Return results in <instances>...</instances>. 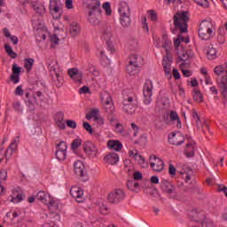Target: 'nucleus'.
<instances>
[{
    "label": "nucleus",
    "instance_id": "7c9ffc66",
    "mask_svg": "<svg viewBox=\"0 0 227 227\" xmlns=\"http://www.w3.org/2000/svg\"><path fill=\"white\" fill-rule=\"evenodd\" d=\"M81 33V27L79 26V23L77 22H73L71 23L70 27H69V35H71V36L75 37V36H79Z\"/></svg>",
    "mask_w": 227,
    "mask_h": 227
},
{
    "label": "nucleus",
    "instance_id": "412c9836",
    "mask_svg": "<svg viewBox=\"0 0 227 227\" xmlns=\"http://www.w3.org/2000/svg\"><path fill=\"white\" fill-rule=\"evenodd\" d=\"M102 13V9L99 7V12L98 11H94L93 9H89V13H88V20L92 26H98L99 21L98 18H97V15H100Z\"/></svg>",
    "mask_w": 227,
    "mask_h": 227
},
{
    "label": "nucleus",
    "instance_id": "c85d7f7f",
    "mask_svg": "<svg viewBox=\"0 0 227 227\" xmlns=\"http://www.w3.org/2000/svg\"><path fill=\"white\" fill-rule=\"evenodd\" d=\"M107 147L109 148V150L120 152L123 148V145H121V142L118 140H109L107 142Z\"/></svg>",
    "mask_w": 227,
    "mask_h": 227
},
{
    "label": "nucleus",
    "instance_id": "0eeeda50",
    "mask_svg": "<svg viewBox=\"0 0 227 227\" xmlns=\"http://www.w3.org/2000/svg\"><path fill=\"white\" fill-rule=\"evenodd\" d=\"M100 98L106 112L108 113V114H113V113H114V104L113 103L111 94L107 91H103L100 94Z\"/></svg>",
    "mask_w": 227,
    "mask_h": 227
},
{
    "label": "nucleus",
    "instance_id": "473e14b6",
    "mask_svg": "<svg viewBox=\"0 0 227 227\" xmlns=\"http://www.w3.org/2000/svg\"><path fill=\"white\" fill-rule=\"evenodd\" d=\"M36 199L39 200V201H42L43 203L48 204L49 201L52 199L49 193L45 192L44 191L38 192L36 195Z\"/></svg>",
    "mask_w": 227,
    "mask_h": 227
},
{
    "label": "nucleus",
    "instance_id": "4468645a",
    "mask_svg": "<svg viewBox=\"0 0 227 227\" xmlns=\"http://www.w3.org/2000/svg\"><path fill=\"white\" fill-rule=\"evenodd\" d=\"M162 192L167 194L169 198H176V188L168 181L161 182Z\"/></svg>",
    "mask_w": 227,
    "mask_h": 227
},
{
    "label": "nucleus",
    "instance_id": "f257e3e1",
    "mask_svg": "<svg viewBox=\"0 0 227 227\" xmlns=\"http://www.w3.org/2000/svg\"><path fill=\"white\" fill-rule=\"evenodd\" d=\"M162 47L166 51V56L163 57L162 60L165 77L167 79H171V63H173V57H171V42L168 38H163Z\"/></svg>",
    "mask_w": 227,
    "mask_h": 227
},
{
    "label": "nucleus",
    "instance_id": "9b49d317",
    "mask_svg": "<svg viewBox=\"0 0 227 227\" xmlns=\"http://www.w3.org/2000/svg\"><path fill=\"white\" fill-rule=\"evenodd\" d=\"M192 118L199 130H201L203 134H207V132H210V128L208 127V123L205 120L201 121V119H200V115H198V113L196 111H193Z\"/></svg>",
    "mask_w": 227,
    "mask_h": 227
},
{
    "label": "nucleus",
    "instance_id": "4c0bfd02",
    "mask_svg": "<svg viewBox=\"0 0 227 227\" xmlns=\"http://www.w3.org/2000/svg\"><path fill=\"white\" fill-rule=\"evenodd\" d=\"M141 70V67L128 64L126 72L129 74V75H137L139 74V71Z\"/></svg>",
    "mask_w": 227,
    "mask_h": 227
},
{
    "label": "nucleus",
    "instance_id": "2eb2a0df",
    "mask_svg": "<svg viewBox=\"0 0 227 227\" xmlns=\"http://www.w3.org/2000/svg\"><path fill=\"white\" fill-rule=\"evenodd\" d=\"M189 216L192 217L193 221L197 223V225H194L193 227H214V223L207 221L200 222V213L196 209L192 210L189 214Z\"/></svg>",
    "mask_w": 227,
    "mask_h": 227
},
{
    "label": "nucleus",
    "instance_id": "a19ab883",
    "mask_svg": "<svg viewBox=\"0 0 227 227\" xmlns=\"http://www.w3.org/2000/svg\"><path fill=\"white\" fill-rule=\"evenodd\" d=\"M120 22L122 27H129L132 20H130V15L128 16H120Z\"/></svg>",
    "mask_w": 227,
    "mask_h": 227
},
{
    "label": "nucleus",
    "instance_id": "ea45409f",
    "mask_svg": "<svg viewBox=\"0 0 227 227\" xmlns=\"http://www.w3.org/2000/svg\"><path fill=\"white\" fill-rule=\"evenodd\" d=\"M46 205H48V208L51 214H56V212H58V202H56L54 200H50Z\"/></svg>",
    "mask_w": 227,
    "mask_h": 227
},
{
    "label": "nucleus",
    "instance_id": "49530a36",
    "mask_svg": "<svg viewBox=\"0 0 227 227\" xmlns=\"http://www.w3.org/2000/svg\"><path fill=\"white\" fill-rule=\"evenodd\" d=\"M6 180H8V170L2 169L0 171V184H5Z\"/></svg>",
    "mask_w": 227,
    "mask_h": 227
},
{
    "label": "nucleus",
    "instance_id": "79ce46f5",
    "mask_svg": "<svg viewBox=\"0 0 227 227\" xmlns=\"http://www.w3.org/2000/svg\"><path fill=\"white\" fill-rule=\"evenodd\" d=\"M192 95L195 102H198V104H201V102H203V94H201V91H200L198 89L193 90Z\"/></svg>",
    "mask_w": 227,
    "mask_h": 227
},
{
    "label": "nucleus",
    "instance_id": "39448f33",
    "mask_svg": "<svg viewBox=\"0 0 227 227\" xmlns=\"http://www.w3.org/2000/svg\"><path fill=\"white\" fill-rule=\"evenodd\" d=\"M50 71L51 74L53 83L57 88L63 86V76H61V71L59 70V65L57 61L53 62L52 66H50Z\"/></svg>",
    "mask_w": 227,
    "mask_h": 227
},
{
    "label": "nucleus",
    "instance_id": "2f4dec72",
    "mask_svg": "<svg viewBox=\"0 0 227 227\" xmlns=\"http://www.w3.org/2000/svg\"><path fill=\"white\" fill-rule=\"evenodd\" d=\"M179 58L178 59L180 61H189V59H191V58H192V51L189 50V51H185V50H182L181 51L177 52Z\"/></svg>",
    "mask_w": 227,
    "mask_h": 227
},
{
    "label": "nucleus",
    "instance_id": "680f3d73",
    "mask_svg": "<svg viewBox=\"0 0 227 227\" xmlns=\"http://www.w3.org/2000/svg\"><path fill=\"white\" fill-rule=\"evenodd\" d=\"M168 173L172 177L176 175V168L172 164L168 166Z\"/></svg>",
    "mask_w": 227,
    "mask_h": 227
},
{
    "label": "nucleus",
    "instance_id": "8fccbe9b",
    "mask_svg": "<svg viewBox=\"0 0 227 227\" xmlns=\"http://www.w3.org/2000/svg\"><path fill=\"white\" fill-rule=\"evenodd\" d=\"M100 58H101V65H104V67H106V65H109V59H107V56H106V53L104 51H100Z\"/></svg>",
    "mask_w": 227,
    "mask_h": 227
},
{
    "label": "nucleus",
    "instance_id": "ddd939ff",
    "mask_svg": "<svg viewBox=\"0 0 227 227\" xmlns=\"http://www.w3.org/2000/svg\"><path fill=\"white\" fill-rule=\"evenodd\" d=\"M83 152L89 157H98V147L95 145L92 142L87 141L83 143Z\"/></svg>",
    "mask_w": 227,
    "mask_h": 227
},
{
    "label": "nucleus",
    "instance_id": "052dcab7",
    "mask_svg": "<svg viewBox=\"0 0 227 227\" xmlns=\"http://www.w3.org/2000/svg\"><path fill=\"white\" fill-rule=\"evenodd\" d=\"M103 35L105 40H111V38H113V32H111V29L106 30Z\"/></svg>",
    "mask_w": 227,
    "mask_h": 227
},
{
    "label": "nucleus",
    "instance_id": "a18cd8bd",
    "mask_svg": "<svg viewBox=\"0 0 227 227\" xmlns=\"http://www.w3.org/2000/svg\"><path fill=\"white\" fill-rule=\"evenodd\" d=\"M136 160L141 166V168H148V162L145 160V158L141 155H136Z\"/></svg>",
    "mask_w": 227,
    "mask_h": 227
},
{
    "label": "nucleus",
    "instance_id": "20e7f679",
    "mask_svg": "<svg viewBox=\"0 0 227 227\" xmlns=\"http://www.w3.org/2000/svg\"><path fill=\"white\" fill-rule=\"evenodd\" d=\"M122 109L125 113H128V114H134V113H136V109H137V98H136L135 95L124 98Z\"/></svg>",
    "mask_w": 227,
    "mask_h": 227
},
{
    "label": "nucleus",
    "instance_id": "c756f323",
    "mask_svg": "<svg viewBox=\"0 0 227 227\" xmlns=\"http://www.w3.org/2000/svg\"><path fill=\"white\" fill-rule=\"evenodd\" d=\"M120 17L130 15V7L128 3L121 2L119 6Z\"/></svg>",
    "mask_w": 227,
    "mask_h": 227
},
{
    "label": "nucleus",
    "instance_id": "f704fd0d",
    "mask_svg": "<svg viewBox=\"0 0 227 227\" xmlns=\"http://www.w3.org/2000/svg\"><path fill=\"white\" fill-rule=\"evenodd\" d=\"M127 187L129 191H132L133 192H139L141 191L139 183L136 182L134 179L128 180Z\"/></svg>",
    "mask_w": 227,
    "mask_h": 227
},
{
    "label": "nucleus",
    "instance_id": "1a4fd4ad",
    "mask_svg": "<svg viewBox=\"0 0 227 227\" xmlns=\"http://www.w3.org/2000/svg\"><path fill=\"white\" fill-rule=\"evenodd\" d=\"M122 200H125V192L121 189H115L107 196L109 203H113L114 205L120 203Z\"/></svg>",
    "mask_w": 227,
    "mask_h": 227
},
{
    "label": "nucleus",
    "instance_id": "3c124183",
    "mask_svg": "<svg viewBox=\"0 0 227 227\" xmlns=\"http://www.w3.org/2000/svg\"><path fill=\"white\" fill-rule=\"evenodd\" d=\"M103 10L106 12V15H111L113 13V11L111 10V4L109 2L103 4Z\"/></svg>",
    "mask_w": 227,
    "mask_h": 227
},
{
    "label": "nucleus",
    "instance_id": "c03bdc74",
    "mask_svg": "<svg viewBox=\"0 0 227 227\" xmlns=\"http://www.w3.org/2000/svg\"><path fill=\"white\" fill-rule=\"evenodd\" d=\"M4 49H5V52H7L10 58H12V59H15V58H17V53L13 51L11 45L5 44Z\"/></svg>",
    "mask_w": 227,
    "mask_h": 227
},
{
    "label": "nucleus",
    "instance_id": "bf43d9fd",
    "mask_svg": "<svg viewBox=\"0 0 227 227\" xmlns=\"http://www.w3.org/2000/svg\"><path fill=\"white\" fill-rule=\"evenodd\" d=\"M170 120L172 121H180V118L178 117V114L176 112H170Z\"/></svg>",
    "mask_w": 227,
    "mask_h": 227
},
{
    "label": "nucleus",
    "instance_id": "4be33fe9",
    "mask_svg": "<svg viewBox=\"0 0 227 227\" xmlns=\"http://www.w3.org/2000/svg\"><path fill=\"white\" fill-rule=\"evenodd\" d=\"M68 75L71 77V79L77 82L78 84H81L82 82V73L79 72V69L77 68H71L68 70Z\"/></svg>",
    "mask_w": 227,
    "mask_h": 227
},
{
    "label": "nucleus",
    "instance_id": "774afa93",
    "mask_svg": "<svg viewBox=\"0 0 227 227\" xmlns=\"http://www.w3.org/2000/svg\"><path fill=\"white\" fill-rule=\"evenodd\" d=\"M171 74H172L174 79H176V80L180 79V72H178V69H173Z\"/></svg>",
    "mask_w": 227,
    "mask_h": 227
},
{
    "label": "nucleus",
    "instance_id": "423d86ee",
    "mask_svg": "<svg viewBox=\"0 0 227 227\" xmlns=\"http://www.w3.org/2000/svg\"><path fill=\"white\" fill-rule=\"evenodd\" d=\"M20 136L16 137L15 139L9 145L8 149L4 152V153H3V150L0 151V164L3 162L4 158L6 159V160H9V159L12 158V155H13V152H15V150H17V147L19 146V143L20 141Z\"/></svg>",
    "mask_w": 227,
    "mask_h": 227
},
{
    "label": "nucleus",
    "instance_id": "4d7b16f0",
    "mask_svg": "<svg viewBox=\"0 0 227 227\" xmlns=\"http://www.w3.org/2000/svg\"><path fill=\"white\" fill-rule=\"evenodd\" d=\"M133 180H135V182H137V180H143V173L139 172V171H136L133 173Z\"/></svg>",
    "mask_w": 227,
    "mask_h": 227
},
{
    "label": "nucleus",
    "instance_id": "6e6d98bb",
    "mask_svg": "<svg viewBox=\"0 0 227 227\" xmlns=\"http://www.w3.org/2000/svg\"><path fill=\"white\" fill-rule=\"evenodd\" d=\"M56 121H65V114L63 112L57 113L55 116Z\"/></svg>",
    "mask_w": 227,
    "mask_h": 227
},
{
    "label": "nucleus",
    "instance_id": "864d4df0",
    "mask_svg": "<svg viewBox=\"0 0 227 227\" xmlns=\"http://www.w3.org/2000/svg\"><path fill=\"white\" fill-rule=\"evenodd\" d=\"M14 95H16L17 97H22V95H24V89H22L21 85H19L15 90H14Z\"/></svg>",
    "mask_w": 227,
    "mask_h": 227
},
{
    "label": "nucleus",
    "instance_id": "a211bd4d",
    "mask_svg": "<svg viewBox=\"0 0 227 227\" xmlns=\"http://www.w3.org/2000/svg\"><path fill=\"white\" fill-rule=\"evenodd\" d=\"M70 194L74 197L78 203H82L84 201V191L81 187L74 185L70 189Z\"/></svg>",
    "mask_w": 227,
    "mask_h": 227
},
{
    "label": "nucleus",
    "instance_id": "69168bd1",
    "mask_svg": "<svg viewBox=\"0 0 227 227\" xmlns=\"http://www.w3.org/2000/svg\"><path fill=\"white\" fill-rule=\"evenodd\" d=\"M218 192H223V194L226 196L227 198V187L224 185H218Z\"/></svg>",
    "mask_w": 227,
    "mask_h": 227
},
{
    "label": "nucleus",
    "instance_id": "5701e85b",
    "mask_svg": "<svg viewBox=\"0 0 227 227\" xmlns=\"http://www.w3.org/2000/svg\"><path fill=\"white\" fill-rule=\"evenodd\" d=\"M214 72L215 75H218V77H222L221 81H223V79H225L227 81V64L216 66L214 68Z\"/></svg>",
    "mask_w": 227,
    "mask_h": 227
},
{
    "label": "nucleus",
    "instance_id": "58836bf2",
    "mask_svg": "<svg viewBox=\"0 0 227 227\" xmlns=\"http://www.w3.org/2000/svg\"><path fill=\"white\" fill-rule=\"evenodd\" d=\"M207 59H215L217 58V50L214 46H208L207 51Z\"/></svg>",
    "mask_w": 227,
    "mask_h": 227
},
{
    "label": "nucleus",
    "instance_id": "6e6552de",
    "mask_svg": "<svg viewBox=\"0 0 227 227\" xmlns=\"http://www.w3.org/2000/svg\"><path fill=\"white\" fill-rule=\"evenodd\" d=\"M144 104L149 106L152 104V95H153V82L146 80L143 88Z\"/></svg>",
    "mask_w": 227,
    "mask_h": 227
},
{
    "label": "nucleus",
    "instance_id": "f8f14e48",
    "mask_svg": "<svg viewBox=\"0 0 227 227\" xmlns=\"http://www.w3.org/2000/svg\"><path fill=\"white\" fill-rule=\"evenodd\" d=\"M67 150L68 145L65 142H60L57 145V151L55 153L56 159L58 160H67Z\"/></svg>",
    "mask_w": 227,
    "mask_h": 227
},
{
    "label": "nucleus",
    "instance_id": "c9c22d12",
    "mask_svg": "<svg viewBox=\"0 0 227 227\" xmlns=\"http://www.w3.org/2000/svg\"><path fill=\"white\" fill-rule=\"evenodd\" d=\"M26 98H28L27 104L30 109H34L35 106H38V99H36V96H32L29 98V92L25 93Z\"/></svg>",
    "mask_w": 227,
    "mask_h": 227
},
{
    "label": "nucleus",
    "instance_id": "dca6fc26",
    "mask_svg": "<svg viewBox=\"0 0 227 227\" xmlns=\"http://www.w3.org/2000/svg\"><path fill=\"white\" fill-rule=\"evenodd\" d=\"M185 142V137L180 132L170 133L168 135V143L174 145L175 146H180L183 143Z\"/></svg>",
    "mask_w": 227,
    "mask_h": 227
},
{
    "label": "nucleus",
    "instance_id": "6ab92c4d",
    "mask_svg": "<svg viewBox=\"0 0 227 227\" xmlns=\"http://www.w3.org/2000/svg\"><path fill=\"white\" fill-rule=\"evenodd\" d=\"M22 67H18L17 64L12 65V74L10 76V80L13 84H19L20 82V71Z\"/></svg>",
    "mask_w": 227,
    "mask_h": 227
},
{
    "label": "nucleus",
    "instance_id": "7ed1b4c3",
    "mask_svg": "<svg viewBox=\"0 0 227 227\" xmlns=\"http://www.w3.org/2000/svg\"><path fill=\"white\" fill-rule=\"evenodd\" d=\"M174 26L179 33H187V23L189 22V12L181 11L174 14Z\"/></svg>",
    "mask_w": 227,
    "mask_h": 227
},
{
    "label": "nucleus",
    "instance_id": "13d9d810",
    "mask_svg": "<svg viewBox=\"0 0 227 227\" xmlns=\"http://www.w3.org/2000/svg\"><path fill=\"white\" fill-rule=\"evenodd\" d=\"M66 123L67 127H69V129H77V123L75 122V121L67 120Z\"/></svg>",
    "mask_w": 227,
    "mask_h": 227
},
{
    "label": "nucleus",
    "instance_id": "0e129e2a",
    "mask_svg": "<svg viewBox=\"0 0 227 227\" xmlns=\"http://www.w3.org/2000/svg\"><path fill=\"white\" fill-rule=\"evenodd\" d=\"M83 129L89 132V134H93V129L91 128V125L88 122H83Z\"/></svg>",
    "mask_w": 227,
    "mask_h": 227
},
{
    "label": "nucleus",
    "instance_id": "9d476101",
    "mask_svg": "<svg viewBox=\"0 0 227 227\" xmlns=\"http://www.w3.org/2000/svg\"><path fill=\"white\" fill-rule=\"evenodd\" d=\"M149 161L153 171H155L156 173H160V171L164 170V161L156 155H151L149 158Z\"/></svg>",
    "mask_w": 227,
    "mask_h": 227
},
{
    "label": "nucleus",
    "instance_id": "338daca9",
    "mask_svg": "<svg viewBox=\"0 0 227 227\" xmlns=\"http://www.w3.org/2000/svg\"><path fill=\"white\" fill-rule=\"evenodd\" d=\"M216 41L218 43H224V42H226V38L224 37V35L219 34L216 37Z\"/></svg>",
    "mask_w": 227,
    "mask_h": 227
},
{
    "label": "nucleus",
    "instance_id": "bb28decb",
    "mask_svg": "<svg viewBox=\"0 0 227 227\" xmlns=\"http://www.w3.org/2000/svg\"><path fill=\"white\" fill-rule=\"evenodd\" d=\"M196 149V142L189 141L184 148V155L186 157H194V150Z\"/></svg>",
    "mask_w": 227,
    "mask_h": 227
},
{
    "label": "nucleus",
    "instance_id": "a878e982",
    "mask_svg": "<svg viewBox=\"0 0 227 227\" xmlns=\"http://www.w3.org/2000/svg\"><path fill=\"white\" fill-rule=\"evenodd\" d=\"M74 171L76 174V176H84V173H86L84 163L81 160L75 161L74 164Z\"/></svg>",
    "mask_w": 227,
    "mask_h": 227
},
{
    "label": "nucleus",
    "instance_id": "37998d69",
    "mask_svg": "<svg viewBox=\"0 0 227 227\" xmlns=\"http://www.w3.org/2000/svg\"><path fill=\"white\" fill-rule=\"evenodd\" d=\"M33 65H35V59H25V68L29 72L33 68Z\"/></svg>",
    "mask_w": 227,
    "mask_h": 227
},
{
    "label": "nucleus",
    "instance_id": "de8ad7c7",
    "mask_svg": "<svg viewBox=\"0 0 227 227\" xmlns=\"http://www.w3.org/2000/svg\"><path fill=\"white\" fill-rule=\"evenodd\" d=\"M147 13L149 15L150 20H152L153 22H157L159 17L157 16V12H155V10H149L147 11Z\"/></svg>",
    "mask_w": 227,
    "mask_h": 227
},
{
    "label": "nucleus",
    "instance_id": "aec40b11",
    "mask_svg": "<svg viewBox=\"0 0 227 227\" xmlns=\"http://www.w3.org/2000/svg\"><path fill=\"white\" fill-rule=\"evenodd\" d=\"M31 6L33 10L37 13V15L43 16L45 15L47 10L45 9V4L40 1L31 2Z\"/></svg>",
    "mask_w": 227,
    "mask_h": 227
},
{
    "label": "nucleus",
    "instance_id": "f3484780",
    "mask_svg": "<svg viewBox=\"0 0 227 227\" xmlns=\"http://www.w3.org/2000/svg\"><path fill=\"white\" fill-rule=\"evenodd\" d=\"M24 200V194L20 187H16L12 190V194L9 197L11 203H20Z\"/></svg>",
    "mask_w": 227,
    "mask_h": 227
},
{
    "label": "nucleus",
    "instance_id": "5fc2aeb1",
    "mask_svg": "<svg viewBox=\"0 0 227 227\" xmlns=\"http://www.w3.org/2000/svg\"><path fill=\"white\" fill-rule=\"evenodd\" d=\"M12 107L17 113H22V105H20V102H15L12 104Z\"/></svg>",
    "mask_w": 227,
    "mask_h": 227
},
{
    "label": "nucleus",
    "instance_id": "393cba45",
    "mask_svg": "<svg viewBox=\"0 0 227 227\" xmlns=\"http://www.w3.org/2000/svg\"><path fill=\"white\" fill-rule=\"evenodd\" d=\"M120 160V156L116 153H110L104 157V162L114 166Z\"/></svg>",
    "mask_w": 227,
    "mask_h": 227
},
{
    "label": "nucleus",
    "instance_id": "72a5a7b5",
    "mask_svg": "<svg viewBox=\"0 0 227 227\" xmlns=\"http://www.w3.org/2000/svg\"><path fill=\"white\" fill-rule=\"evenodd\" d=\"M50 12L53 19H61V9L59 8V4L50 5Z\"/></svg>",
    "mask_w": 227,
    "mask_h": 227
},
{
    "label": "nucleus",
    "instance_id": "603ef678",
    "mask_svg": "<svg viewBox=\"0 0 227 227\" xmlns=\"http://www.w3.org/2000/svg\"><path fill=\"white\" fill-rule=\"evenodd\" d=\"M194 1L199 6H201L202 8H208L207 0H194Z\"/></svg>",
    "mask_w": 227,
    "mask_h": 227
},
{
    "label": "nucleus",
    "instance_id": "cd10ccee",
    "mask_svg": "<svg viewBox=\"0 0 227 227\" xmlns=\"http://www.w3.org/2000/svg\"><path fill=\"white\" fill-rule=\"evenodd\" d=\"M129 65H133L135 67H138L139 68H141V67H143V57H141L140 55H131L129 57Z\"/></svg>",
    "mask_w": 227,
    "mask_h": 227
},
{
    "label": "nucleus",
    "instance_id": "e433bc0d",
    "mask_svg": "<svg viewBox=\"0 0 227 227\" xmlns=\"http://www.w3.org/2000/svg\"><path fill=\"white\" fill-rule=\"evenodd\" d=\"M218 85L220 86V92L222 93L223 98H225V100H227V80H226V78L220 80V82H218Z\"/></svg>",
    "mask_w": 227,
    "mask_h": 227
},
{
    "label": "nucleus",
    "instance_id": "f03ea898",
    "mask_svg": "<svg viewBox=\"0 0 227 227\" xmlns=\"http://www.w3.org/2000/svg\"><path fill=\"white\" fill-rule=\"evenodd\" d=\"M199 37L200 40H210L215 33V22L212 20H204L199 26Z\"/></svg>",
    "mask_w": 227,
    "mask_h": 227
},
{
    "label": "nucleus",
    "instance_id": "09e8293b",
    "mask_svg": "<svg viewBox=\"0 0 227 227\" xmlns=\"http://www.w3.org/2000/svg\"><path fill=\"white\" fill-rule=\"evenodd\" d=\"M81 145H82V140L81 138H76L72 142L71 147L73 150H77Z\"/></svg>",
    "mask_w": 227,
    "mask_h": 227
},
{
    "label": "nucleus",
    "instance_id": "b1692460",
    "mask_svg": "<svg viewBox=\"0 0 227 227\" xmlns=\"http://www.w3.org/2000/svg\"><path fill=\"white\" fill-rule=\"evenodd\" d=\"M87 10L93 9L94 12H100V1L99 0H82Z\"/></svg>",
    "mask_w": 227,
    "mask_h": 227
},
{
    "label": "nucleus",
    "instance_id": "e2e57ef3",
    "mask_svg": "<svg viewBox=\"0 0 227 227\" xmlns=\"http://www.w3.org/2000/svg\"><path fill=\"white\" fill-rule=\"evenodd\" d=\"M115 130L116 132H119V134H123L125 128L123 127V125H121V123H117L115 125Z\"/></svg>",
    "mask_w": 227,
    "mask_h": 227
}]
</instances>
